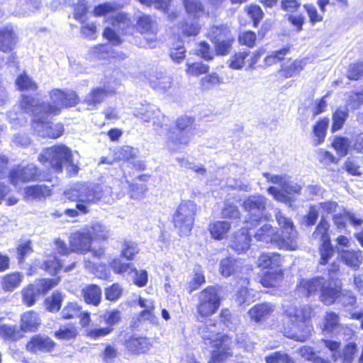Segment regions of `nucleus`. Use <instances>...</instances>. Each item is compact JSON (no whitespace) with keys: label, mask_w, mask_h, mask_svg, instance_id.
Masks as SVG:
<instances>
[{"label":"nucleus","mask_w":363,"mask_h":363,"mask_svg":"<svg viewBox=\"0 0 363 363\" xmlns=\"http://www.w3.org/2000/svg\"><path fill=\"white\" fill-rule=\"evenodd\" d=\"M245 11L252 23H259L264 16V13L262 8L256 4H250L246 6Z\"/></svg>","instance_id":"57"},{"label":"nucleus","mask_w":363,"mask_h":363,"mask_svg":"<svg viewBox=\"0 0 363 363\" xmlns=\"http://www.w3.org/2000/svg\"><path fill=\"white\" fill-rule=\"evenodd\" d=\"M223 82V78L217 72H208L199 81L200 89L202 91H207L218 86Z\"/></svg>","instance_id":"38"},{"label":"nucleus","mask_w":363,"mask_h":363,"mask_svg":"<svg viewBox=\"0 0 363 363\" xmlns=\"http://www.w3.org/2000/svg\"><path fill=\"white\" fill-rule=\"evenodd\" d=\"M50 102H40L39 99L28 95H22L21 106L33 116L32 127L40 137L57 138L64 133L62 123H52L54 116L59 115L62 108L72 107L78 104L79 98L71 90L66 91L54 89L50 92Z\"/></svg>","instance_id":"1"},{"label":"nucleus","mask_w":363,"mask_h":363,"mask_svg":"<svg viewBox=\"0 0 363 363\" xmlns=\"http://www.w3.org/2000/svg\"><path fill=\"white\" fill-rule=\"evenodd\" d=\"M231 228L228 221L216 220L209 223L208 230L212 239L221 240L225 238Z\"/></svg>","instance_id":"30"},{"label":"nucleus","mask_w":363,"mask_h":363,"mask_svg":"<svg viewBox=\"0 0 363 363\" xmlns=\"http://www.w3.org/2000/svg\"><path fill=\"white\" fill-rule=\"evenodd\" d=\"M40 324L38 314L33 311L24 313L21 318V330L23 332H35Z\"/></svg>","instance_id":"34"},{"label":"nucleus","mask_w":363,"mask_h":363,"mask_svg":"<svg viewBox=\"0 0 363 363\" xmlns=\"http://www.w3.org/2000/svg\"><path fill=\"white\" fill-rule=\"evenodd\" d=\"M92 273L99 279H106L108 274L105 247L92 246Z\"/></svg>","instance_id":"16"},{"label":"nucleus","mask_w":363,"mask_h":363,"mask_svg":"<svg viewBox=\"0 0 363 363\" xmlns=\"http://www.w3.org/2000/svg\"><path fill=\"white\" fill-rule=\"evenodd\" d=\"M150 84L154 89L166 91L171 87L172 82L169 77L161 74L151 79Z\"/></svg>","instance_id":"60"},{"label":"nucleus","mask_w":363,"mask_h":363,"mask_svg":"<svg viewBox=\"0 0 363 363\" xmlns=\"http://www.w3.org/2000/svg\"><path fill=\"white\" fill-rule=\"evenodd\" d=\"M116 94V90L113 88L106 87L104 86L101 88H96L92 90V104H97L102 102L107 96Z\"/></svg>","instance_id":"56"},{"label":"nucleus","mask_w":363,"mask_h":363,"mask_svg":"<svg viewBox=\"0 0 363 363\" xmlns=\"http://www.w3.org/2000/svg\"><path fill=\"white\" fill-rule=\"evenodd\" d=\"M328 118L323 117L319 118L313 125L312 133L314 137V146H318L325 141L328 128Z\"/></svg>","instance_id":"33"},{"label":"nucleus","mask_w":363,"mask_h":363,"mask_svg":"<svg viewBox=\"0 0 363 363\" xmlns=\"http://www.w3.org/2000/svg\"><path fill=\"white\" fill-rule=\"evenodd\" d=\"M23 276L18 272H13L4 277L2 289L6 291H12L18 287L23 280Z\"/></svg>","instance_id":"44"},{"label":"nucleus","mask_w":363,"mask_h":363,"mask_svg":"<svg viewBox=\"0 0 363 363\" xmlns=\"http://www.w3.org/2000/svg\"><path fill=\"white\" fill-rule=\"evenodd\" d=\"M212 326L215 327L216 323L199 327L198 333L203 342L213 348L208 363H223L233 356L232 337L212 330Z\"/></svg>","instance_id":"3"},{"label":"nucleus","mask_w":363,"mask_h":363,"mask_svg":"<svg viewBox=\"0 0 363 363\" xmlns=\"http://www.w3.org/2000/svg\"><path fill=\"white\" fill-rule=\"evenodd\" d=\"M109 238V232L107 228L100 223H96L92 225V246H96L106 248L104 243Z\"/></svg>","instance_id":"35"},{"label":"nucleus","mask_w":363,"mask_h":363,"mask_svg":"<svg viewBox=\"0 0 363 363\" xmlns=\"http://www.w3.org/2000/svg\"><path fill=\"white\" fill-rule=\"evenodd\" d=\"M350 145L349 138L343 136H335L331 143L333 148L341 156L348 154Z\"/></svg>","instance_id":"52"},{"label":"nucleus","mask_w":363,"mask_h":363,"mask_svg":"<svg viewBox=\"0 0 363 363\" xmlns=\"http://www.w3.org/2000/svg\"><path fill=\"white\" fill-rule=\"evenodd\" d=\"M293 48L292 44H286L283 48L274 50L268 54L263 60V66L264 67H270L277 62H282L285 57L290 52Z\"/></svg>","instance_id":"36"},{"label":"nucleus","mask_w":363,"mask_h":363,"mask_svg":"<svg viewBox=\"0 0 363 363\" xmlns=\"http://www.w3.org/2000/svg\"><path fill=\"white\" fill-rule=\"evenodd\" d=\"M18 38L13 29L9 27L0 28V50L10 52L18 43Z\"/></svg>","instance_id":"22"},{"label":"nucleus","mask_w":363,"mask_h":363,"mask_svg":"<svg viewBox=\"0 0 363 363\" xmlns=\"http://www.w3.org/2000/svg\"><path fill=\"white\" fill-rule=\"evenodd\" d=\"M62 267L60 261L55 256H49L43 264V268L51 275H55L62 269Z\"/></svg>","instance_id":"63"},{"label":"nucleus","mask_w":363,"mask_h":363,"mask_svg":"<svg viewBox=\"0 0 363 363\" xmlns=\"http://www.w3.org/2000/svg\"><path fill=\"white\" fill-rule=\"evenodd\" d=\"M90 193L91 190L87 184H77L65 191V196L70 201H77L76 208L82 214H85L89 212V208L91 205Z\"/></svg>","instance_id":"9"},{"label":"nucleus","mask_w":363,"mask_h":363,"mask_svg":"<svg viewBox=\"0 0 363 363\" xmlns=\"http://www.w3.org/2000/svg\"><path fill=\"white\" fill-rule=\"evenodd\" d=\"M275 305L271 302H261L252 306L247 311L250 320L255 323H263L272 316Z\"/></svg>","instance_id":"15"},{"label":"nucleus","mask_w":363,"mask_h":363,"mask_svg":"<svg viewBox=\"0 0 363 363\" xmlns=\"http://www.w3.org/2000/svg\"><path fill=\"white\" fill-rule=\"evenodd\" d=\"M237 269V259L232 257L221 259L219 264L220 274L223 277H229L234 274Z\"/></svg>","instance_id":"42"},{"label":"nucleus","mask_w":363,"mask_h":363,"mask_svg":"<svg viewBox=\"0 0 363 363\" xmlns=\"http://www.w3.org/2000/svg\"><path fill=\"white\" fill-rule=\"evenodd\" d=\"M237 284L241 285V286L236 292L235 300L240 305H242L247 301L250 295V289H248L250 284V278L241 277L238 279Z\"/></svg>","instance_id":"41"},{"label":"nucleus","mask_w":363,"mask_h":363,"mask_svg":"<svg viewBox=\"0 0 363 363\" xmlns=\"http://www.w3.org/2000/svg\"><path fill=\"white\" fill-rule=\"evenodd\" d=\"M172 0H154L157 8L161 9L162 12L167 15V20L173 21L179 17L181 11L177 9L169 11V7Z\"/></svg>","instance_id":"54"},{"label":"nucleus","mask_w":363,"mask_h":363,"mask_svg":"<svg viewBox=\"0 0 363 363\" xmlns=\"http://www.w3.org/2000/svg\"><path fill=\"white\" fill-rule=\"evenodd\" d=\"M25 194L35 199H42L51 195V189L45 185H33L26 188Z\"/></svg>","instance_id":"46"},{"label":"nucleus","mask_w":363,"mask_h":363,"mask_svg":"<svg viewBox=\"0 0 363 363\" xmlns=\"http://www.w3.org/2000/svg\"><path fill=\"white\" fill-rule=\"evenodd\" d=\"M151 175L149 174H143L138 177V179L142 182L141 184L132 183L128 186V194L133 199H141L145 196L148 190L147 182Z\"/></svg>","instance_id":"29"},{"label":"nucleus","mask_w":363,"mask_h":363,"mask_svg":"<svg viewBox=\"0 0 363 363\" xmlns=\"http://www.w3.org/2000/svg\"><path fill=\"white\" fill-rule=\"evenodd\" d=\"M280 233L269 224L260 227L254 236L258 241L274 245L279 250H296L298 249V233L291 218L286 217L281 211L275 214Z\"/></svg>","instance_id":"2"},{"label":"nucleus","mask_w":363,"mask_h":363,"mask_svg":"<svg viewBox=\"0 0 363 363\" xmlns=\"http://www.w3.org/2000/svg\"><path fill=\"white\" fill-rule=\"evenodd\" d=\"M238 41L240 45L252 48L256 45L257 34L251 30H245L238 36Z\"/></svg>","instance_id":"59"},{"label":"nucleus","mask_w":363,"mask_h":363,"mask_svg":"<svg viewBox=\"0 0 363 363\" xmlns=\"http://www.w3.org/2000/svg\"><path fill=\"white\" fill-rule=\"evenodd\" d=\"M324 277L316 276L311 279H301L296 285V291L305 297L315 296L320 292Z\"/></svg>","instance_id":"17"},{"label":"nucleus","mask_w":363,"mask_h":363,"mask_svg":"<svg viewBox=\"0 0 363 363\" xmlns=\"http://www.w3.org/2000/svg\"><path fill=\"white\" fill-rule=\"evenodd\" d=\"M332 220L337 230H345L348 221L354 227L360 226L363 223L362 219L357 218L354 213L345 208L337 213L333 214Z\"/></svg>","instance_id":"20"},{"label":"nucleus","mask_w":363,"mask_h":363,"mask_svg":"<svg viewBox=\"0 0 363 363\" xmlns=\"http://www.w3.org/2000/svg\"><path fill=\"white\" fill-rule=\"evenodd\" d=\"M110 267L113 272L117 274L136 272V267L133 263L124 262L118 258L113 259L110 262Z\"/></svg>","instance_id":"47"},{"label":"nucleus","mask_w":363,"mask_h":363,"mask_svg":"<svg viewBox=\"0 0 363 363\" xmlns=\"http://www.w3.org/2000/svg\"><path fill=\"white\" fill-rule=\"evenodd\" d=\"M357 352V345L354 342L345 345L342 351V363H352Z\"/></svg>","instance_id":"58"},{"label":"nucleus","mask_w":363,"mask_h":363,"mask_svg":"<svg viewBox=\"0 0 363 363\" xmlns=\"http://www.w3.org/2000/svg\"><path fill=\"white\" fill-rule=\"evenodd\" d=\"M72 151L64 145H54L44 150L38 156L39 162L45 167H50L56 172H61L64 164L69 162Z\"/></svg>","instance_id":"8"},{"label":"nucleus","mask_w":363,"mask_h":363,"mask_svg":"<svg viewBox=\"0 0 363 363\" xmlns=\"http://www.w3.org/2000/svg\"><path fill=\"white\" fill-rule=\"evenodd\" d=\"M363 77V62H358L350 65L347 78L350 80H359Z\"/></svg>","instance_id":"64"},{"label":"nucleus","mask_w":363,"mask_h":363,"mask_svg":"<svg viewBox=\"0 0 363 363\" xmlns=\"http://www.w3.org/2000/svg\"><path fill=\"white\" fill-rule=\"evenodd\" d=\"M139 251L138 245L135 242L124 240L122 244L120 256L128 261H133L139 253Z\"/></svg>","instance_id":"45"},{"label":"nucleus","mask_w":363,"mask_h":363,"mask_svg":"<svg viewBox=\"0 0 363 363\" xmlns=\"http://www.w3.org/2000/svg\"><path fill=\"white\" fill-rule=\"evenodd\" d=\"M152 24H135L138 32L143 35V38L147 42H152L156 40V32L152 28Z\"/></svg>","instance_id":"62"},{"label":"nucleus","mask_w":363,"mask_h":363,"mask_svg":"<svg viewBox=\"0 0 363 363\" xmlns=\"http://www.w3.org/2000/svg\"><path fill=\"white\" fill-rule=\"evenodd\" d=\"M341 327L340 315L334 311H327L323 317L321 332L330 335Z\"/></svg>","instance_id":"32"},{"label":"nucleus","mask_w":363,"mask_h":363,"mask_svg":"<svg viewBox=\"0 0 363 363\" xmlns=\"http://www.w3.org/2000/svg\"><path fill=\"white\" fill-rule=\"evenodd\" d=\"M298 330L299 333H292L284 328V335L289 339L296 342H304L311 336L313 326L311 324H305L304 325H298Z\"/></svg>","instance_id":"40"},{"label":"nucleus","mask_w":363,"mask_h":363,"mask_svg":"<svg viewBox=\"0 0 363 363\" xmlns=\"http://www.w3.org/2000/svg\"><path fill=\"white\" fill-rule=\"evenodd\" d=\"M288 62L282 63L277 71L281 79L293 78L298 75L306 67L307 62L306 59H289Z\"/></svg>","instance_id":"18"},{"label":"nucleus","mask_w":363,"mask_h":363,"mask_svg":"<svg viewBox=\"0 0 363 363\" xmlns=\"http://www.w3.org/2000/svg\"><path fill=\"white\" fill-rule=\"evenodd\" d=\"M349 116V111L346 108L337 107L332 114V125L330 131L335 133L341 130L347 118Z\"/></svg>","instance_id":"39"},{"label":"nucleus","mask_w":363,"mask_h":363,"mask_svg":"<svg viewBox=\"0 0 363 363\" xmlns=\"http://www.w3.org/2000/svg\"><path fill=\"white\" fill-rule=\"evenodd\" d=\"M16 84L18 89L21 91H33L38 89V84L26 72L18 75L16 79Z\"/></svg>","instance_id":"49"},{"label":"nucleus","mask_w":363,"mask_h":363,"mask_svg":"<svg viewBox=\"0 0 363 363\" xmlns=\"http://www.w3.org/2000/svg\"><path fill=\"white\" fill-rule=\"evenodd\" d=\"M318 252L320 255L318 264L321 266L327 265L335 254V249L332 242L320 244L318 246Z\"/></svg>","instance_id":"51"},{"label":"nucleus","mask_w":363,"mask_h":363,"mask_svg":"<svg viewBox=\"0 0 363 363\" xmlns=\"http://www.w3.org/2000/svg\"><path fill=\"white\" fill-rule=\"evenodd\" d=\"M197 298L196 315L201 320H206L216 314L222 301L218 288L211 285L202 289Z\"/></svg>","instance_id":"6"},{"label":"nucleus","mask_w":363,"mask_h":363,"mask_svg":"<svg viewBox=\"0 0 363 363\" xmlns=\"http://www.w3.org/2000/svg\"><path fill=\"white\" fill-rule=\"evenodd\" d=\"M337 301L341 303L342 308L345 310H353L357 308V298L356 295L351 290H343L341 291V295L340 296Z\"/></svg>","instance_id":"43"},{"label":"nucleus","mask_w":363,"mask_h":363,"mask_svg":"<svg viewBox=\"0 0 363 363\" xmlns=\"http://www.w3.org/2000/svg\"><path fill=\"white\" fill-rule=\"evenodd\" d=\"M210 70L209 65L201 62L186 63V74L191 77H199L207 74Z\"/></svg>","instance_id":"50"},{"label":"nucleus","mask_w":363,"mask_h":363,"mask_svg":"<svg viewBox=\"0 0 363 363\" xmlns=\"http://www.w3.org/2000/svg\"><path fill=\"white\" fill-rule=\"evenodd\" d=\"M41 174L34 164H29L26 167H18L9 172V180L13 186L19 183L40 180Z\"/></svg>","instance_id":"13"},{"label":"nucleus","mask_w":363,"mask_h":363,"mask_svg":"<svg viewBox=\"0 0 363 363\" xmlns=\"http://www.w3.org/2000/svg\"><path fill=\"white\" fill-rule=\"evenodd\" d=\"M138 305L143 309L140 311L138 317L143 320L152 321L156 319L155 315V305L153 300H147L139 296L137 299Z\"/></svg>","instance_id":"37"},{"label":"nucleus","mask_w":363,"mask_h":363,"mask_svg":"<svg viewBox=\"0 0 363 363\" xmlns=\"http://www.w3.org/2000/svg\"><path fill=\"white\" fill-rule=\"evenodd\" d=\"M21 330L17 325H0V335L5 340L16 341L22 337Z\"/></svg>","instance_id":"48"},{"label":"nucleus","mask_w":363,"mask_h":363,"mask_svg":"<svg viewBox=\"0 0 363 363\" xmlns=\"http://www.w3.org/2000/svg\"><path fill=\"white\" fill-rule=\"evenodd\" d=\"M251 236L247 230H241L233 235L232 248L240 254L246 252L250 246Z\"/></svg>","instance_id":"31"},{"label":"nucleus","mask_w":363,"mask_h":363,"mask_svg":"<svg viewBox=\"0 0 363 363\" xmlns=\"http://www.w3.org/2000/svg\"><path fill=\"white\" fill-rule=\"evenodd\" d=\"M71 247L74 251L84 252L91 250V233L89 230L74 233L71 237Z\"/></svg>","instance_id":"21"},{"label":"nucleus","mask_w":363,"mask_h":363,"mask_svg":"<svg viewBox=\"0 0 363 363\" xmlns=\"http://www.w3.org/2000/svg\"><path fill=\"white\" fill-rule=\"evenodd\" d=\"M284 275L283 269L267 270L261 275L259 283L264 288H275L282 281Z\"/></svg>","instance_id":"26"},{"label":"nucleus","mask_w":363,"mask_h":363,"mask_svg":"<svg viewBox=\"0 0 363 363\" xmlns=\"http://www.w3.org/2000/svg\"><path fill=\"white\" fill-rule=\"evenodd\" d=\"M121 7L120 4L105 2L96 6L92 13L96 16H113L112 23H130L128 14L120 11Z\"/></svg>","instance_id":"12"},{"label":"nucleus","mask_w":363,"mask_h":363,"mask_svg":"<svg viewBox=\"0 0 363 363\" xmlns=\"http://www.w3.org/2000/svg\"><path fill=\"white\" fill-rule=\"evenodd\" d=\"M40 294V289L38 286L30 285L23 292V301L30 306L36 301V297Z\"/></svg>","instance_id":"61"},{"label":"nucleus","mask_w":363,"mask_h":363,"mask_svg":"<svg viewBox=\"0 0 363 363\" xmlns=\"http://www.w3.org/2000/svg\"><path fill=\"white\" fill-rule=\"evenodd\" d=\"M342 262L353 270H359L363 262V254L360 250H345L341 252Z\"/></svg>","instance_id":"24"},{"label":"nucleus","mask_w":363,"mask_h":363,"mask_svg":"<svg viewBox=\"0 0 363 363\" xmlns=\"http://www.w3.org/2000/svg\"><path fill=\"white\" fill-rule=\"evenodd\" d=\"M126 350L133 354L145 353L150 348L148 339L143 337L131 336L125 342Z\"/></svg>","instance_id":"27"},{"label":"nucleus","mask_w":363,"mask_h":363,"mask_svg":"<svg viewBox=\"0 0 363 363\" xmlns=\"http://www.w3.org/2000/svg\"><path fill=\"white\" fill-rule=\"evenodd\" d=\"M194 118L186 115L178 117L174 128L167 132L166 143L169 146L178 149L189 145L190 135L195 130Z\"/></svg>","instance_id":"5"},{"label":"nucleus","mask_w":363,"mask_h":363,"mask_svg":"<svg viewBox=\"0 0 363 363\" xmlns=\"http://www.w3.org/2000/svg\"><path fill=\"white\" fill-rule=\"evenodd\" d=\"M55 346V342L50 337L40 335H34L26 345V349L31 353L48 352Z\"/></svg>","instance_id":"19"},{"label":"nucleus","mask_w":363,"mask_h":363,"mask_svg":"<svg viewBox=\"0 0 363 363\" xmlns=\"http://www.w3.org/2000/svg\"><path fill=\"white\" fill-rule=\"evenodd\" d=\"M243 208L248 213L247 222L256 225L262 219L266 208V199L262 196H253L246 199L242 204Z\"/></svg>","instance_id":"11"},{"label":"nucleus","mask_w":363,"mask_h":363,"mask_svg":"<svg viewBox=\"0 0 363 363\" xmlns=\"http://www.w3.org/2000/svg\"><path fill=\"white\" fill-rule=\"evenodd\" d=\"M62 301V294L55 291L52 293L51 296L48 297L45 300L46 310L52 313L57 312L61 308Z\"/></svg>","instance_id":"53"},{"label":"nucleus","mask_w":363,"mask_h":363,"mask_svg":"<svg viewBox=\"0 0 363 363\" xmlns=\"http://www.w3.org/2000/svg\"><path fill=\"white\" fill-rule=\"evenodd\" d=\"M122 311L118 308L106 310L103 314L98 317L100 323H105L104 328L92 329V337L98 338L108 335L113 330V326L118 324L122 320Z\"/></svg>","instance_id":"10"},{"label":"nucleus","mask_w":363,"mask_h":363,"mask_svg":"<svg viewBox=\"0 0 363 363\" xmlns=\"http://www.w3.org/2000/svg\"><path fill=\"white\" fill-rule=\"evenodd\" d=\"M250 52L244 50L234 53L229 61V67L233 69H241L245 65L246 58Z\"/></svg>","instance_id":"55"},{"label":"nucleus","mask_w":363,"mask_h":363,"mask_svg":"<svg viewBox=\"0 0 363 363\" xmlns=\"http://www.w3.org/2000/svg\"><path fill=\"white\" fill-rule=\"evenodd\" d=\"M342 289V283L340 279H332L328 283H326L324 279L319 294L320 301L325 306L333 305L337 301L341 295Z\"/></svg>","instance_id":"14"},{"label":"nucleus","mask_w":363,"mask_h":363,"mask_svg":"<svg viewBox=\"0 0 363 363\" xmlns=\"http://www.w3.org/2000/svg\"><path fill=\"white\" fill-rule=\"evenodd\" d=\"M257 267L268 270L281 269V255L277 252L260 254L258 257Z\"/></svg>","instance_id":"25"},{"label":"nucleus","mask_w":363,"mask_h":363,"mask_svg":"<svg viewBox=\"0 0 363 363\" xmlns=\"http://www.w3.org/2000/svg\"><path fill=\"white\" fill-rule=\"evenodd\" d=\"M206 36L213 43L216 55L225 56L230 52L235 38L230 30L223 24H213Z\"/></svg>","instance_id":"7"},{"label":"nucleus","mask_w":363,"mask_h":363,"mask_svg":"<svg viewBox=\"0 0 363 363\" xmlns=\"http://www.w3.org/2000/svg\"><path fill=\"white\" fill-rule=\"evenodd\" d=\"M312 238L320 244H326L331 242L330 224L325 218H321L312 233Z\"/></svg>","instance_id":"28"},{"label":"nucleus","mask_w":363,"mask_h":363,"mask_svg":"<svg viewBox=\"0 0 363 363\" xmlns=\"http://www.w3.org/2000/svg\"><path fill=\"white\" fill-rule=\"evenodd\" d=\"M196 204L191 200L182 201L172 216V223L179 237L191 235L196 216Z\"/></svg>","instance_id":"4"},{"label":"nucleus","mask_w":363,"mask_h":363,"mask_svg":"<svg viewBox=\"0 0 363 363\" xmlns=\"http://www.w3.org/2000/svg\"><path fill=\"white\" fill-rule=\"evenodd\" d=\"M182 4L188 16L193 19H199L209 15L201 0H182Z\"/></svg>","instance_id":"23"}]
</instances>
